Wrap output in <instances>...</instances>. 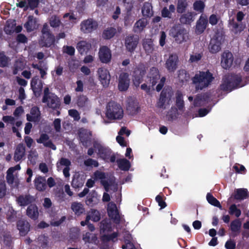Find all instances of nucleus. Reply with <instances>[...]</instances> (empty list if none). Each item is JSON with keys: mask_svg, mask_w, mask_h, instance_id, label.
Masks as SVG:
<instances>
[{"mask_svg": "<svg viewBox=\"0 0 249 249\" xmlns=\"http://www.w3.org/2000/svg\"><path fill=\"white\" fill-rule=\"evenodd\" d=\"M137 36H129L125 39V46L129 51H133L136 47L138 43Z\"/></svg>", "mask_w": 249, "mask_h": 249, "instance_id": "nucleus-25", "label": "nucleus"}, {"mask_svg": "<svg viewBox=\"0 0 249 249\" xmlns=\"http://www.w3.org/2000/svg\"><path fill=\"white\" fill-rule=\"evenodd\" d=\"M117 162L119 167L122 170L127 171L130 168V162L125 159L117 160Z\"/></svg>", "mask_w": 249, "mask_h": 249, "instance_id": "nucleus-44", "label": "nucleus"}, {"mask_svg": "<svg viewBox=\"0 0 249 249\" xmlns=\"http://www.w3.org/2000/svg\"><path fill=\"white\" fill-rule=\"evenodd\" d=\"M63 51L70 55H73L75 53V49L72 46H64L63 48Z\"/></svg>", "mask_w": 249, "mask_h": 249, "instance_id": "nucleus-61", "label": "nucleus"}, {"mask_svg": "<svg viewBox=\"0 0 249 249\" xmlns=\"http://www.w3.org/2000/svg\"><path fill=\"white\" fill-rule=\"evenodd\" d=\"M24 26L28 32L34 31L38 27L36 19L33 16H29L28 20L25 23Z\"/></svg>", "mask_w": 249, "mask_h": 249, "instance_id": "nucleus-27", "label": "nucleus"}, {"mask_svg": "<svg viewBox=\"0 0 249 249\" xmlns=\"http://www.w3.org/2000/svg\"><path fill=\"white\" fill-rule=\"evenodd\" d=\"M25 147L23 144H19L15 150L14 159L16 161L21 160L25 155Z\"/></svg>", "mask_w": 249, "mask_h": 249, "instance_id": "nucleus-32", "label": "nucleus"}, {"mask_svg": "<svg viewBox=\"0 0 249 249\" xmlns=\"http://www.w3.org/2000/svg\"><path fill=\"white\" fill-rule=\"evenodd\" d=\"M160 75L158 69L154 67L152 68L147 76V83L141 85V89L145 91L147 93L150 94L151 91L150 84H151V87H153L159 82V83L156 87V90L158 91H160L164 85L165 78L163 77L160 80Z\"/></svg>", "mask_w": 249, "mask_h": 249, "instance_id": "nucleus-1", "label": "nucleus"}, {"mask_svg": "<svg viewBox=\"0 0 249 249\" xmlns=\"http://www.w3.org/2000/svg\"><path fill=\"white\" fill-rule=\"evenodd\" d=\"M124 115V111L121 106L115 102H109L107 107L106 116L110 120L121 119Z\"/></svg>", "mask_w": 249, "mask_h": 249, "instance_id": "nucleus-3", "label": "nucleus"}, {"mask_svg": "<svg viewBox=\"0 0 249 249\" xmlns=\"http://www.w3.org/2000/svg\"><path fill=\"white\" fill-rule=\"evenodd\" d=\"M86 179V176L84 174L76 175L72 180V186L76 188L81 187L83 186Z\"/></svg>", "mask_w": 249, "mask_h": 249, "instance_id": "nucleus-29", "label": "nucleus"}, {"mask_svg": "<svg viewBox=\"0 0 249 249\" xmlns=\"http://www.w3.org/2000/svg\"><path fill=\"white\" fill-rule=\"evenodd\" d=\"M50 140L49 137L46 134H42L40 138L36 140L38 143H43V144L47 141Z\"/></svg>", "mask_w": 249, "mask_h": 249, "instance_id": "nucleus-62", "label": "nucleus"}, {"mask_svg": "<svg viewBox=\"0 0 249 249\" xmlns=\"http://www.w3.org/2000/svg\"><path fill=\"white\" fill-rule=\"evenodd\" d=\"M116 34V29L113 27H108L106 29L103 33V37L109 39L113 37Z\"/></svg>", "mask_w": 249, "mask_h": 249, "instance_id": "nucleus-42", "label": "nucleus"}, {"mask_svg": "<svg viewBox=\"0 0 249 249\" xmlns=\"http://www.w3.org/2000/svg\"><path fill=\"white\" fill-rule=\"evenodd\" d=\"M77 104L80 107H84L88 105L89 100L86 96L81 95L79 97Z\"/></svg>", "mask_w": 249, "mask_h": 249, "instance_id": "nucleus-53", "label": "nucleus"}, {"mask_svg": "<svg viewBox=\"0 0 249 249\" xmlns=\"http://www.w3.org/2000/svg\"><path fill=\"white\" fill-rule=\"evenodd\" d=\"M93 146L96 150H98V154L103 159H106L110 153L109 149L104 147L97 142H94Z\"/></svg>", "mask_w": 249, "mask_h": 249, "instance_id": "nucleus-21", "label": "nucleus"}, {"mask_svg": "<svg viewBox=\"0 0 249 249\" xmlns=\"http://www.w3.org/2000/svg\"><path fill=\"white\" fill-rule=\"evenodd\" d=\"M17 227L20 234L22 236H25L30 231V224L26 220H18L17 222Z\"/></svg>", "mask_w": 249, "mask_h": 249, "instance_id": "nucleus-24", "label": "nucleus"}, {"mask_svg": "<svg viewBox=\"0 0 249 249\" xmlns=\"http://www.w3.org/2000/svg\"><path fill=\"white\" fill-rule=\"evenodd\" d=\"M178 56L176 54H171L169 55L165 63V66L168 71H174L177 68Z\"/></svg>", "mask_w": 249, "mask_h": 249, "instance_id": "nucleus-15", "label": "nucleus"}, {"mask_svg": "<svg viewBox=\"0 0 249 249\" xmlns=\"http://www.w3.org/2000/svg\"><path fill=\"white\" fill-rule=\"evenodd\" d=\"M241 81L239 76L229 75L225 77L223 83L221 85V89L224 91H230L239 86Z\"/></svg>", "mask_w": 249, "mask_h": 249, "instance_id": "nucleus-4", "label": "nucleus"}, {"mask_svg": "<svg viewBox=\"0 0 249 249\" xmlns=\"http://www.w3.org/2000/svg\"><path fill=\"white\" fill-rule=\"evenodd\" d=\"M26 214L33 220L37 219L39 215L38 209L36 205H30L26 210Z\"/></svg>", "mask_w": 249, "mask_h": 249, "instance_id": "nucleus-31", "label": "nucleus"}, {"mask_svg": "<svg viewBox=\"0 0 249 249\" xmlns=\"http://www.w3.org/2000/svg\"><path fill=\"white\" fill-rule=\"evenodd\" d=\"M182 97L183 95L181 92L179 91L177 92L176 94V105L180 110H182L184 107V101L182 99Z\"/></svg>", "mask_w": 249, "mask_h": 249, "instance_id": "nucleus-48", "label": "nucleus"}, {"mask_svg": "<svg viewBox=\"0 0 249 249\" xmlns=\"http://www.w3.org/2000/svg\"><path fill=\"white\" fill-rule=\"evenodd\" d=\"M71 165V161L68 159L61 158L56 163L57 170H62L64 176L65 178H69L70 176V166Z\"/></svg>", "mask_w": 249, "mask_h": 249, "instance_id": "nucleus-7", "label": "nucleus"}, {"mask_svg": "<svg viewBox=\"0 0 249 249\" xmlns=\"http://www.w3.org/2000/svg\"><path fill=\"white\" fill-rule=\"evenodd\" d=\"M82 239L85 243H94L97 241L96 234L87 232L82 236Z\"/></svg>", "mask_w": 249, "mask_h": 249, "instance_id": "nucleus-39", "label": "nucleus"}, {"mask_svg": "<svg viewBox=\"0 0 249 249\" xmlns=\"http://www.w3.org/2000/svg\"><path fill=\"white\" fill-rule=\"evenodd\" d=\"M202 56L200 53H193L190 55L189 61L191 63L197 62L201 59Z\"/></svg>", "mask_w": 249, "mask_h": 249, "instance_id": "nucleus-59", "label": "nucleus"}, {"mask_svg": "<svg viewBox=\"0 0 249 249\" xmlns=\"http://www.w3.org/2000/svg\"><path fill=\"white\" fill-rule=\"evenodd\" d=\"M88 220H91L94 222H98L101 219V214L100 212L95 209H91L87 213Z\"/></svg>", "mask_w": 249, "mask_h": 249, "instance_id": "nucleus-36", "label": "nucleus"}, {"mask_svg": "<svg viewBox=\"0 0 249 249\" xmlns=\"http://www.w3.org/2000/svg\"><path fill=\"white\" fill-rule=\"evenodd\" d=\"M175 40L178 43H181L186 41L188 38V33L184 28L179 29L175 35H173Z\"/></svg>", "mask_w": 249, "mask_h": 249, "instance_id": "nucleus-20", "label": "nucleus"}, {"mask_svg": "<svg viewBox=\"0 0 249 249\" xmlns=\"http://www.w3.org/2000/svg\"><path fill=\"white\" fill-rule=\"evenodd\" d=\"M208 20L205 15H201L197 20L196 25V32L197 34H202L206 28Z\"/></svg>", "mask_w": 249, "mask_h": 249, "instance_id": "nucleus-17", "label": "nucleus"}, {"mask_svg": "<svg viewBox=\"0 0 249 249\" xmlns=\"http://www.w3.org/2000/svg\"><path fill=\"white\" fill-rule=\"evenodd\" d=\"M229 27L232 31L236 34L240 33L246 28L245 26L238 24L236 23L233 19L230 20Z\"/></svg>", "mask_w": 249, "mask_h": 249, "instance_id": "nucleus-41", "label": "nucleus"}, {"mask_svg": "<svg viewBox=\"0 0 249 249\" xmlns=\"http://www.w3.org/2000/svg\"><path fill=\"white\" fill-rule=\"evenodd\" d=\"M97 73L101 84L105 88L108 87L111 79L109 71L107 69L100 68L98 69Z\"/></svg>", "mask_w": 249, "mask_h": 249, "instance_id": "nucleus-8", "label": "nucleus"}, {"mask_svg": "<svg viewBox=\"0 0 249 249\" xmlns=\"http://www.w3.org/2000/svg\"><path fill=\"white\" fill-rule=\"evenodd\" d=\"M31 86L36 96L39 97L42 92L43 83L37 76L32 78L31 82Z\"/></svg>", "mask_w": 249, "mask_h": 249, "instance_id": "nucleus-13", "label": "nucleus"}, {"mask_svg": "<svg viewBox=\"0 0 249 249\" xmlns=\"http://www.w3.org/2000/svg\"><path fill=\"white\" fill-rule=\"evenodd\" d=\"M91 45L89 43L85 41H80L77 46V49L79 52L81 54H84L87 53L91 48Z\"/></svg>", "mask_w": 249, "mask_h": 249, "instance_id": "nucleus-37", "label": "nucleus"}, {"mask_svg": "<svg viewBox=\"0 0 249 249\" xmlns=\"http://www.w3.org/2000/svg\"><path fill=\"white\" fill-rule=\"evenodd\" d=\"M236 244L233 240H230L226 242L225 247L227 249H235Z\"/></svg>", "mask_w": 249, "mask_h": 249, "instance_id": "nucleus-64", "label": "nucleus"}, {"mask_svg": "<svg viewBox=\"0 0 249 249\" xmlns=\"http://www.w3.org/2000/svg\"><path fill=\"white\" fill-rule=\"evenodd\" d=\"M233 60L232 54L229 52H224L221 57V65L225 69H229L232 65Z\"/></svg>", "mask_w": 249, "mask_h": 249, "instance_id": "nucleus-12", "label": "nucleus"}, {"mask_svg": "<svg viewBox=\"0 0 249 249\" xmlns=\"http://www.w3.org/2000/svg\"><path fill=\"white\" fill-rule=\"evenodd\" d=\"M187 0H178L177 4V11L178 13H183L188 7Z\"/></svg>", "mask_w": 249, "mask_h": 249, "instance_id": "nucleus-45", "label": "nucleus"}, {"mask_svg": "<svg viewBox=\"0 0 249 249\" xmlns=\"http://www.w3.org/2000/svg\"><path fill=\"white\" fill-rule=\"evenodd\" d=\"M99 56L102 62L107 63L110 61L111 53L110 49L107 46H102L99 52Z\"/></svg>", "mask_w": 249, "mask_h": 249, "instance_id": "nucleus-14", "label": "nucleus"}, {"mask_svg": "<svg viewBox=\"0 0 249 249\" xmlns=\"http://www.w3.org/2000/svg\"><path fill=\"white\" fill-rule=\"evenodd\" d=\"M138 105L135 103H129L126 108L127 111L131 115L136 114L138 112Z\"/></svg>", "mask_w": 249, "mask_h": 249, "instance_id": "nucleus-54", "label": "nucleus"}, {"mask_svg": "<svg viewBox=\"0 0 249 249\" xmlns=\"http://www.w3.org/2000/svg\"><path fill=\"white\" fill-rule=\"evenodd\" d=\"M54 37L52 34H50L46 36H42L39 43L42 46L50 47L54 43Z\"/></svg>", "mask_w": 249, "mask_h": 249, "instance_id": "nucleus-33", "label": "nucleus"}, {"mask_svg": "<svg viewBox=\"0 0 249 249\" xmlns=\"http://www.w3.org/2000/svg\"><path fill=\"white\" fill-rule=\"evenodd\" d=\"M196 15L194 12L188 11L180 16L179 21L181 24L190 25L194 21Z\"/></svg>", "mask_w": 249, "mask_h": 249, "instance_id": "nucleus-19", "label": "nucleus"}, {"mask_svg": "<svg viewBox=\"0 0 249 249\" xmlns=\"http://www.w3.org/2000/svg\"><path fill=\"white\" fill-rule=\"evenodd\" d=\"M143 48L147 54L152 53L154 50L152 39L149 38L144 39L143 41Z\"/></svg>", "mask_w": 249, "mask_h": 249, "instance_id": "nucleus-38", "label": "nucleus"}, {"mask_svg": "<svg viewBox=\"0 0 249 249\" xmlns=\"http://www.w3.org/2000/svg\"><path fill=\"white\" fill-rule=\"evenodd\" d=\"M126 238H124L125 245H123L122 248L124 249H136L134 245L131 243V237L130 235L128 233H126Z\"/></svg>", "mask_w": 249, "mask_h": 249, "instance_id": "nucleus-51", "label": "nucleus"}, {"mask_svg": "<svg viewBox=\"0 0 249 249\" xmlns=\"http://www.w3.org/2000/svg\"><path fill=\"white\" fill-rule=\"evenodd\" d=\"M98 24L95 21L88 19L81 23L80 30L85 34H89L96 30Z\"/></svg>", "mask_w": 249, "mask_h": 249, "instance_id": "nucleus-9", "label": "nucleus"}, {"mask_svg": "<svg viewBox=\"0 0 249 249\" xmlns=\"http://www.w3.org/2000/svg\"><path fill=\"white\" fill-rule=\"evenodd\" d=\"M171 95V94L169 91H167V90H163L160 96V98L159 100V101L157 103V106L159 108H165V103L166 100V98L170 97Z\"/></svg>", "mask_w": 249, "mask_h": 249, "instance_id": "nucleus-35", "label": "nucleus"}, {"mask_svg": "<svg viewBox=\"0 0 249 249\" xmlns=\"http://www.w3.org/2000/svg\"><path fill=\"white\" fill-rule=\"evenodd\" d=\"M111 228V224L107 219L103 220L100 223V230L104 232L109 231Z\"/></svg>", "mask_w": 249, "mask_h": 249, "instance_id": "nucleus-52", "label": "nucleus"}, {"mask_svg": "<svg viewBox=\"0 0 249 249\" xmlns=\"http://www.w3.org/2000/svg\"><path fill=\"white\" fill-rule=\"evenodd\" d=\"M7 182L11 187H17L19 184V180L18 178V174L10 172L8 170L6 175Z\"/></svg>", "mask_w": 249, "mask_h": 249, "instance_id": "nucleus-23", "label": "nucleus"}, {"mask_svg": "<svg viewBox=\"0 0 249 249\" xmlns=\"http://www.w3.org/2000/svg\"><path fill=\"white\" fill-rule=\"evenodd\" d=\"M229 213L231 214H235L238 217L240 215L241 213L235 204H232L230 207Z\"/></svg>", "mask_w": 249, "mask_h": 249, "instance_id": "nucleus-58", "label": "nucleus"}, {"mask_svg": "<svg viewBox=\"0 0 249 249\" xmlns=\"http://www.w3.org/2000/svg\"><path fill=\"white\" fill-rule=\"evenodd\" d=\"M35 201L34 196L30 195H22L17 198L18 203L21 206H26Z\"/></svg>", "mask_w": 249, "mask_h": 249, "instance_id": "nucleus-22", "label": "nucleus"}, {"mask_svg": "<svg viewBox=\"0 0 249 249\" xmlns=\"http://www.w3.org/2000/svg\"><path fill=\"white\" fill-rule=\"evenodd\" d=\"M205 6L204 3L201 0L196 1L193 5L194 10L200 13L203 12Z\"/></svg>", "mask_w": 249, "mask_h": 249, "instance_id": "nucleus-49", "label": "nucleus"}, {"mask_svg": "<svg viewBox=\"0 0 249 249\" xmlns=\"http://www.w3.org/2000/svg\"><path fill=\"white\" fill-rule=\"evenodd\" d=\"M35 186L39 191H44L47 188L46 180L45 178L38 176L34 180Z\"/></svg>", "mask_w": 249, "mask_h": 249, "instance_id": "nucleus-28", "label": "nucleus"}, {"mask_svg": "<svg viewBox=\"0 0 249 249\" xmlns=\"http://www.w3.org/2000/svg\"><path fill=\"white\" fill-rule=\"evenodd\" d=\"M142 14L144 17H150L153 15L152 5L150 3H145L142 8Z\"/></svg>", "mask_w": 249, "mask_h": 249, "instance_id": "nucleus-43", "label": "nucleus"}, {"mask_svg": "<svg viewBox=\"0 0 249 249\" xmlns=\"http://www.w3.org/2000/svg\"><path fill=\"white\" fill-rule=\"evenodd\" d=\"M84 164L87 167H98L99 165L97 161L92 159L88 158L84 160Z\"/></svg>", "mask_w": 249, "mask_h": 249, "instance_id": "nucleus-57", "label": "nucleus"}, {"mask_svg": "<svg viewBox=\"0 0 249 249\" xmlns=\"http://www.w3.org/2000/svg\"><path fill=\"white\" fill-rule=\"evenodd\" d=\"M79 137L83 145L87 147L91 143V133L90 131L82 129L80 131Z\"/></svg>", "mask_w": 249, "mask_h": 249, "instance_id": "nucleus-18", "label": "nucleus"}, {"mask_svg": "<svg viewBox=\"0 0 249 249\" xmlns=\"http://www.w3.org/2000/svg\"><path fill=\"white\" fill-rule=\"evenodd\" d=\"M241 225V222L239 219H236L231 222V230L234 233V236H236L240 232Z\"/></svg>", "mask_w": 249, "mask_h": 249, "instance_id": "nucleus-40", "label": "nucleus"}, {"mask_svg": "<svg viewBox=\"0 0 249 249\" xmlns=\"http://www.w3.org/2000/svg\"><path fill=\"white\" fill-rule=\"evenodd\" d=\"M207 199L211 204L222 209V206L220 205V202L210 194H208L207 195Z\"/></svg>", "mask_w": 249, "mask_h": 249, "instance_id": "nucleus-50", "label": "nucleus"}, {"mask_svg": "<svg viewBox=\"0 0 249 249\" xmlns=\"http://www.w3.org/2000/svg\"><path fill=\"white\" fill-rule=\"evenodd\" d=\"M235 192L234 198L236 199H244L248 196V191L246 189H238Z\"/></svg>", "mask_w": 249, "mask_h": 249, "instance_id": "nucleus-47", "label": "nucleus"}, {"mask_svg": "<svg viewBox=\"0 0 249 249\" xmlns=\"http://www.w3.org/2000/svg\"><path fill=\"white\" fill-rule=\"evenodd\" d=\"M223 41V37L219 34L215 35L211 39L209 49L212 53H215L221 50V44Z\"/></svg>", "mask_w": 249, "mask_h": 249, "instance_id": "nucleus-10", "label": "nucleus"}, {"mask_svg": "<svg viewBox=\"0 0 249 249\" xmlns=\"http://www.w3.org/2000/svg\"><path fill=\"white\" fill-rule=\"evenodd\" d=\"M40 111L39 108L36 107L31 108L30 114H27V120L31 122H37L40 119Z\"/></svg>", "mask_w": 249, "mask_h": 249, "instance_id": "nucleus-30", "label": "nucleus"}, {"mask_svg": "<svg viewBox=\"0 0 249 249\" xmlns=\"http://www.w3.org/2000/svg\"><path fill=\"white\" fill-rule=\"evenodd\" d=\"M118 88L121 91L127 90L129 87L130 79L127 72L121 71L117 77Z\"/></svg>", "mask_w": 249, "mask_h": 249, "instance_id": "nucleus-5", "label": "nucleus"}, {"mask_svg": "<svg viewBox=\"0 0 249 249\" xmlns=\"http://www.w3.org/2000/svg\"><path fill=\"white\" fill-rule=\"evenodd\" d=\"M213 79V74L209 71H199L193 78V82L196 90H202L208 87Z\"/></svg>", "mask_w": 249, "mask_h": 249, "instance_id": "nucleus-2", "label": "nucleus"}, {"mask_svg": "<svg viewBox=\"0 0 249 249\" xmlns=\"http://www.w3.org/2000/svg\"><path fill=\"white\" fill-rule=\"evenodd\" d=\"M16 21L14 20H8L4 27V31L7 34H11L15 31Z\"/></svg>", "mask_w": 249, "mask_h": 249, "instance_id": "nucleus-46", "label": "nucleus"}, {"mask_svg": "<svg viewBox=\"0 0 249 249\" xmlns=\"http://www.w3.org/2000/svg\"><path fill=\"white\" fill-rule=\"evenodd\" d=\"M42 102L46 103L47 106L53 109L58 108L60 106L58 98L54 94H50L45 100L42 99Z\"/></svg>", "mask_w": 249, "mask_h": 249, "instance_id": "nucleus-16", "label": "nucleus"}, {"mask_svg": "<svg viewBox=\"0 0 249 249\" xmlns=\"http://www.w3.org/2000/svg\"><path fill=\"white\" fill-rule=\"evenodd\" d=\"M69 114L73 117L75 120H79L80 118L78 112L75 109H70L69 110Z\"/></svg>", "mask_w": 249, "mask_h": 249, "instance_id": "nucleus-63", "label": "nucleus"}, {"mask_svg": "<svg viewBox=\"0 0 249 249\" xmlns=\"http://www.w3.org/2000/svg\"><path fill=\"white\" fill-rule=\"evenodd\" d=\"M50 24L53 27H58L60 26L61 21L58 17L53 16L50 18Z\"/></svg>", "mask_w": 249, "mask_h": 249, "instance_id": "nucleus-56", "label": "nucleus"}, {"mask_svg": "<svg viewBox=\"0 0 249 249\" xmlns=\"http://www.w3.org/2000/svg\"><path fill=\"white\" fill-rule=\"evenodd\" d=\"M107 211L109 217L113 219L115 223H119L120 221V216L116 205L113 202L109 203Z\"/></svg>", "mask_w": 249, "mask_h": 249, "instance_id": "nucleus-11", "label": "nucleus"}, {"mask_svg": "<svg viewBox=\"0 0 249 249\" xmlns=\"http://www.w3.org/2000/svg\"><path fill=\"white\" fill-rule=\"evenodd\" d=\"M146 72V69L144 66L139 65L136 67L132 73V82L136 87H139L142 82L143 76Z\"/></svg>", "mask_w": 249, "mask_h": 249, "instance_id": "nucleus-6", "label": "nucleus"}, {"mask_svg": "<svg viewBox=\"0 0 249 249\" xmlns=\"http://www.w3.org/2000/svg\"><path fill=\"white\" fill-rule=\"evenodd\" d=\"M10 59L3 53H0V67H5L8 66Z\"/></svg>", "mask_w": 249, "mask_h": 249, "instance_id": "nucleus-55", "label": "nucleus"}, {"mask_svg": "<svg viewBox=\"0 0 249 249\" xmlns=\"http://www.w3.org/2000/svg\"><path fill=\"white\" fill-rule=\"evenodd\" d=\"M24 66L23 63L20 60H17L14 65V70L13 71V74H17L19 70H21L23 69Z\"/></svg>", "mask_w": 249, "mask_h": 249, "instance_id": "nucleus-60", "label": "nucleus"}, {"mask_svg": "<svg viewBox=\"0 0 249 249\" xmlns=\"http://www.w3.org/2000/svg\"><path fill=\"white\" fill-rule=\"evenodd\" d=\"M148 24L147 20L145 18H142L137 21L134 25L133 31L136 33L142 32Z\"/></svg>", "mask_w": 249, "mask_h": 249, "instance_id": "nucleus-26", "label": "nucleus"}, {"mask_svg": "<svg viewBox=\"0 0 249 249\" xmlns=\"http://www.w3.org/2000/svg\"><path fill=\"white\" fill-rule=\"evenodd\" d=\"M71 209L74 214L77 216L80 215L85 212L83 205L80 202H72L71 204Z\"/></svg>", "mask_w": 249, "mask_h": 249, "instance_id": "nucleus-34", "label": "nucleus"}]
</instances>
